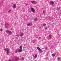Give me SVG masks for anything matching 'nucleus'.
<instances>
[{
	"label": "nucleus",
	"mask_w": 61,
	"mask_h": 61,
	"mask_svg": "<svg viewBox=\"0 0 61 61\" xmlns=\"http://www.w3.org/2000/svg\"><path fill=\"white\" fill-rule=\"evenodd\" d=\"M57 60L59 61V60H60V57H57Z\"/></svg>",
	"instance_id": "f3484780"
},
{
	"label": "nucleus",
	"mask_w": 61,
	"mask_h": 61,
	"mask_svg": "<svg viewBox=\"0 0 61 61\" xmlns=\"http://www.w3.org/2000/svg\"><path fill=\"white\" fill-rule=\"evenodd\" d=\"M18 50H18V49H17L15 51V52L16 53H17V52L18 51Z\"/></svg>",
	"instance_id": "dca6fc26"
},
{
	"label": "nucleus",
	"mask_w": 61,
	"mask_h": 61,
	"mask_svg": "<svg viewBox=\"0 0 61 61\" xmlns=\"http://www.w3.org/2000/svg\"><path fill=\"white\" fill-rule=\"evenodd\" d=\"M54 4V2H53V1H50V4L51 5H53Z\"/></svg>",
	"instance_id": "423d86ee"
},
{
	"label": "nucleus",
	"mask_w": 61,
	"mask_h": 61,
	"mask_svg": "<svg viewBox=\"0 0 61 61\" xmlns=\"http://www.w3.org/2000/svg\"><path fill=\"white\" fill-rule=\"evenodd\" d=\"M9 25V24H8L7 23L5 24V26L6 27V28H8V26Z\"/></svg>",
	"instance_id": "6e6552de"
},
{
	"label": "nucleus",
	"mask_w": 61,
	"mask_h": 61,
	"mask_svg": "<svg viewBox=\"0 0 61 61\" xmlns=\"http://www.w3.org/2000/svg\"><path fill=\"white\" fill-rule=\"evenodd\" d=\"M41 37H39V38L38 40H40V39H41Z\"/></svg>",
	"instance_id": "393cba45"
},
{
	"label": "nucleus",
	"mask_w": 61,
	"mask_h": 61,
	"mask_svg": "<svg viewBox=\"0 0 61 61\" xmlns=\"http://www.w3.org/2000/svg\"><path fill=\"white\" fill-rule=\"evenodd\" d=\"M19 36V35L18 34L17 35H16V36H18H18Z\"/></svg>",
	"instance_id": "b1692460"
},
{
	"label": "nucleus",
	"mask_w": 61,
	"mask_h": 61,
	"mask_svg": "<svg viewBox=\"0 0 61 61\" xmlns=\"http://www.w3.org/2000/svg\"><path fill=\"white\" fill-rule=\"evenodd\" d=\"M32 24L33 23L30 22V23H28V24H27V25L28 26H30L32 25Z\"/></svg>",
	"instance_id": "0eeeda50"
},
{
	"label": "nucleus",
	"mask_w": 61,
	"mask_h": 61,
	"mask_svg": "<svg viewBox=\"0 0 61 61\" xmlns=\"http://www.w3.org/2000/svg\"><path fill=\"white\" fill-rule=\"evenodd\" d=\"M8 13H10L11 12V10H9L8 11Z\"/></svg>",
	"instance_id": "a211bd4d"
},
{
	"label": "nucleus",
	"mask_w": 61,
	"mask_h": 61,
	"mask_svg": "<svg viewBox=\"0 0 61 61\" xmlns=\"http://www.w3.org/2000/svg\"><path fill=\"white\" fill-rule=\"evenodd\" d=\"M60 9V7H59L58 8H57L56 9V10H57L58 11L59 10V9Z\"/></svg>",
	"instance_id": "4468645a"
},
{
	"label": "nucleus",
	"mask_w": 61,
	"mask_h": 61,
	"mask_svg": "<svg viewBox=\"0 0 61 61\" xmlns=\"http://www.w3.org/2000/svg\"><path fill=\"white\" fill-rule=\"evenodd\" d=\"M6 33H9L10 34V35H11V34H12V32L8 30H6Z\"/></svg>",
	"instance_id": "7ed1b4c3"
},
{
	"label": "nucleus",
	"mask_w": 61,
	"mask_h": 61,
	"mask_svg": "<svg viewBox=\"0 0 61 61\" xmlns=\"http://www.w3.org/2000/svg\"><path fill=\"white\" fill-rule=\"evenodd\" d=\"M24 59H25V58L24 57H22L21 59V60L22 61L24 60Z\"/></svg>",
	"instance_id": "aec40b11"
},
{
	"label": "nucleus",
	"mask_w": 61,
	"mask_h": 61,
	"mask_svg": "<svg viewBox=\"0 0 61 61\" xmlns=\"http://www.w3.org/2000/svg\"><path fill=\"white\" fill-rule=\"evenodd\" d=\"M30 10L32 12H33V13H34V12H35V9L33 8H31Z\"/></svg>",
	"instance_id": "39448f33"
},
{
	"label": "nucleus",
	"mask_w": 61,
	"mask_h": 61,
	"mask_svg": "<svg viewBox=\"0 0 61 61\" xmlns=\"http://www.w3.org/2000/svg\"><path fill=\"white\" fill-rule=\"evenodd\" d=\"M49 37H50V38L51 37V35H49Z\"/></svg>",
	"instance_id": "5701e85b"
},
{
	"label": "nucleus",
	"mask_w": 61,
	"mask_h": 61,
	"mask_svg": "<svg viewBox=\"0 0 61 61\" xmlns=\"http://www.w3.org/2000/svg\"><path fill=\"white\" fill-rule=\"evenodd\" d=\"M48 27H49V26H48Z\"/></svg>",
	"instance_id": "7c9ffc66"
},
{
	"label": "nucleus",
	"mask_w": 61,
	"mask_h": 61,
	"mask_svg": "<svg viewBox=\"0 0 61 61\" xmlns=\"http://www.w3.org/2000/svg\"><path fill=\"white\" fill-rule=\"evenodd\" d=\"M0 31H2L3 30V29H1L0 30Z\"/></svg>",
	"instance_id": "bb28decb"
},
{
	"label": "nucleus",
	"mask_w": 61,
	"mask_h": 61,
	"mask_svg": "<svg viewBox=\"0 0 61 61\" xmlns=\"http://www.w3.org/2000/svg\"><path fill=\"white\" fill-rule=\"evenodd\" d=\"M37 18H36L34 20H35V21H36L37 20Z\"/></svg>",
	"instance_id": "4be33fe9"
},
{
	"label": "nucleus",
	"mask_w": 61,
	"mask_h": 61,
	"mask_svg": "<svg viewBox=\"0 0 61 61\" xmlns=\"http://www.w3.org/2000/svg\"><path fill=\"white\" fill-rule=\"evenodd\" d=\"M19 60V58L17 57L16 58H13L12 59V61H17Z\"/></svg>",
	"instance_id": "f03ea898"
},
{
	"label": "nucleus",
	"mask_w": 61,
	"mask_h": 61,
	"mask_svg": "<svg viewBox=\"0 0 61 61\" xmlns=\"http://www.w3.org/2000/svg\"><path fill=\"white\" fill-rule=\"evenodd\" d=\"M32 55L33 56H34V55L33 54H32Z\"/></svg>",
	"instance_id": "c85d7f7f"
},
{
	"label": "nucleus",
	"mask_w": 61,
	"mask_h": 61,
	"mask_svg": "<svg viewBox=\"0 0 61 61\" xmlns=\"http://www.w3.org/2000/svg\"><path fill=\"white\" fill-rule=\"evenodd\" d=\"M24 36V33H21L20 35V36L22 37V36Z\"/></svg>",
	"instance_id": "f8f14e48"
},
{
	"label": "nucleus",
	"mask_w": 61,
	"mask_h": 61,
	"mask_svg": "<svg viewBox=\"0 0 61 61\" xmlns=\"http://www.w3.org/2000/svg\"><path fill=\"white\" fill-rule=\"evenodd\" d=\"M16 7V4L13 5L12 6L13 8H15Z\"/></svg>",
	"instance_id": "1a4fd4ad"
},
{
	"label": "nucleus",
	"mask_w": 61,
	"mask_h": 61,
	"mask_svg": "<svg viewBox=\"0 0 61 61\" xmlns=\"http://www.w3.org/2000/svg\"><path fill=\"white\" fill-rule=\"evenodd\" d=\"M43 14H45V11H43Z\"/></svg>",
	"instance_id": "a878e982"
},
{
	"label": "nucleus",
	"mask_w": 61,
	"mask_h": 61,
	"mask_svg": "<svg viewBox=\"0 0 61 61\" xmlns=\"http://www.w3.org/2000/svg\"><path fill=\"white\" fill-rule=\"evenodd\" d=\"M22 48H23V46H20V49L19 50L18 52L19 53H20L23 50V49H22Z\"/></svg>",
	"instance_id": "f257e3e1"
},
{
	"label": "nucleus",
	"mask_w": 61,
	"mask_h": 61,
	"mask_svg": "<svg viewBox=\"0 0 61 61\" xmlns=\"http://www.w3.org/2000/svg\"><path fill=\"white\" fill-rule=\"evenodd\" d=\"M7 55H9V52L8 51H7Z\"/></svg>",
	"instance_id": "6ab92c4d"
},
{
	"label": "nucleus",
	"mask_w": 61,
	"mask_h": 61,
	"mask_svg": "<svg viewBox=\"0 0 61 61\" xmlns=\"http://www.w3.org/2000/svg\"><path fill=\"white\" fill-rule=\"evenodd\" d=\"M45 28V29H47V28Z\"/></svg>",
	"instance_id": "c756f323"
},
{
	"label": "nucleus",
	"mask_w": 61,
	"mask_h": 61,
	"mask_svg": "<svg viewBox=\"0 0 61 61\" xmlns=\"http://www.w3.org/2000/svg\"><path fill=\"white\" fill-rule=\"evenodd\" d=\"M56 55V53L53 54L52 55V56H55Z\"/></svg>",
	"instance_id": "ddd939ff"
},
{
	"label": "nucleus",
	"mask_w": 61,
	"mask_h": 61,
	"mask_svg": "<svg viewBox=\"0 0 61 61\" xmlns=\"http://www.w3.org/2000/svg\"><path fill=\"white\" fill-rule=\"evenodd\" d=\"M31 3L32 4H36L37 3L35 1H31Z\"/></svg>",
	"instance_id": "9d476101"
},
{
	"label": "nucleus",
	"mask_w": 61,
	"mask_h": 61,
	"mask_svg": "<svg viewBox=\"0 0 61 61\" xmlns=\"http://www.w3.org/2000/svg\"><path fill=\"white\" fill-rule=\"evenodd\" d=\"M37 57V54H35L34 56V58L36 59V57Z\"/></svg>",
	"instance_id": "9b49d317"
},
{
	"label": "nucleus",
	"mask_w": 61,
	"mask_h": 61,
	"mask_svg": "<svg viewBox=\"0 0 61 61\" xmlns=\"http://www.w3.org/2000/svg\"><path fill=\"white\" fill-rule=\"evenodd\" d=\"M4 50H5V51H9V50L8 49H5Z\"/></svg>",
	"instance_id": "2eb2a0df"
},
{
	"label": "nucleus",
	"mask_w": 61,
	"mask_h": 61,
	"mask_svg": "<svg viewBox=\"0 0 61 61\" xmlns=\"http://www.w3.org/2000/svg\"><path fill=\"white\" fill-rule=\"evenodd\" d=\"M1 42H4V41L3 40H2Z\"/></svg>",
	"instance_id": "cd10ccee"
},
{
	"label": "nucleus",
	"mask_w": 61,
	"mask_h": 61,
	"mask_svg": "<svg viewBox=\"0 0 61 61\" xmlns=\"http://www.w3.org/2000/svg\"><path fill=\"white\" fill-rule=\"evenodd\" d=\"M43 25L44 26H45L46 25V23H44L43 24Z\"/></svg>",
	"instance_id": "412c9836"
},
{
	"label": "nucleus",
	"mask_w": 61,
	"mask_h": 61,
	"mask_svg": "<svg viewBox=\"0 0 61 61\" xmlns=\"http://www.w3.org/2000/svg\"><path fill=\"white\" fill-rule=\"evenodd\" d=\"M37 49H38L39 51H40V52H41L42 53H43V51H42V50H41L40 48H39V47H37Z\"/></svg>",
	"instance_id": "20e7f679"
}]
</instances>
